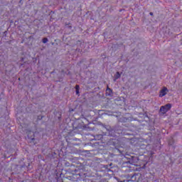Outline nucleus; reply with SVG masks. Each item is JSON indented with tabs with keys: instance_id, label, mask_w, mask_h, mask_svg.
Returning a JSON list of instances; mask_svg holds the SVG:
<instances>
[{
	"instance_id": "nucleus-1",
	"label": "nucleus",
	"mask_w": 182,
	"mask_h": 182,
	"mask_svg": "<svg viewBox=\"0 0 182 182\" xmlns=\"http://www.w3.org/2000/svg\"><path fill=\"white\" fill-rule=\"evenodd\" d=\"M171 109V104H166L164 106H161L160 108L161 113H163V114L167 113L168 110Z\"/></svg>"
},
{
	"instance_id": "nucleus-2",
	"label": "nucleus",
	"mask_w": 182,
	"mask_h": 182,
	"mask_svg": "<svg viewBox=\"0 0 182 182\" xmlns=\"http://www.w3.org/2000/svg\"><path fill=\"white\" fill-rule=\"evenodd\" d=\"M168 93V89L167 87H164L159 92V97H164V96H166Z\"/></svg>"
},
{
	"instance_id": "nucleus-3",
	"label": "nucleus",
	"mask_w": 182,
	"mask_h": 182,
	"mask_svg": "<svg viewBox=\"0 0 182 182\" xmlns=\"http://www.w3.org/2000/svg\"><path fill=\"white\" fill-rule=\"evenodd\" d=\"M114 81L117 80V79H119V77H120V73L117 72V73L114 75Z\"/></svg>"
},
{
	"instance_id": "nucleus-4",
	"label": "nucleus",
	"mask_w": 182,
	"mask_h": 182,
	"mask_svg": "<svg viewBox=\"0 0 182 182\" xmlns=\"http://www.w3.org/2000/svg\"><path fill=\"white\" fill-rule=\"evenodd\" d=\"M111 92H112V90L110 88H107V93H109L108 95H110Z\"/></svg>"
},
{
	"instance_id": "nucleus-5",
	"label": "nucleus",
	"mask_w": 182,
	"mask_h": 182,
	"mask_svg": "<svg viewBox=\"0 0 182 182\" xmlns=\"http://www.w3.org/2000/svg\"><path fill=\"white\" fill-rule=\"evenodd\" d=\"M47 42H48V38H44L43 39V43H46Z\"/></svg>"
},
{
	"instance_id": "nucleus-6",
	"label": "nucleus",
	"mask_w": 182,
	"mask_h": 182,
	"mask_svg": "<svg viewBox=\"0 0 182 182\" xmlns=\"http://www.w3.org/2000/svg\"><path fill=\"white\" fill-rule=\"evenodd\" d=\"M75 89H76V90H79V85H76Z\"/></svg>"
},
{
	"instance_id": "nucleus-7",
	"label": "nucleus",
	"mask_w": 182,
	"mask_h": 182,
	"mask_svg": "<svg viewBox=\"0 0 182 182\" xmlns=\"http://www.w3.org/2000/svg\"><path fill=\"white\" fill-rule=\"evenodd\" d=\"M76 95H79V90H76Z\"/></svg>"
},
{
	"instance_id": "nucleus-8",
	"label": "nucleus",
	"mask_w": 182,
	"mask_h": 182,
	"mask_svg": "<svg viewBox=\"0 0 182 182\" xmlns=\"http://www.w3.org/2000/svg\"><path fill=\"white\" fill-rule=\"evenodd\" d=\"M150 15H153V13H150Z\"/></svg>"
}]
</instances>
